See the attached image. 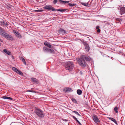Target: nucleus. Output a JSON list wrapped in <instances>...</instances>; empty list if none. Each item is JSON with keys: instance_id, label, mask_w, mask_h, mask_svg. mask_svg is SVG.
Returning <instances> with one entry per match:
<instances>
[{"instance_id": "nucleus-31", "label": "nucleus", "mask_w": 125, "mask_h": 125, "mask_svg": "<svg viewBox=\"0 0 125 125\" xmlns=\"http://www.w3.org/2000/svg\"><path fill=\"white\" fill-rule=\"evenodd\" d=\"M27 92H29L32 93H36V91H33V90H28L27 91Z\"/></svg>"}, {"instance_id": "nucleus-39", "label": "nucleus", "mask_w": 125, "mask_h": 125, "mask_svg": "<svg viewBox=\"0 0 125 125\" xmlns=\"http://www.w3.org/2000/svg\"><path fill=\"white\" fill-rule=\"evenodd\" d=\"M97 31L99 33L100 32L101 30L99 29H97Z\"/></svg>"}, {"instance_id": "nucleus-46", "label": "nucleus", "mask_w": 125, "mask_h": 125, "mask_svg": "<svg viewBox=\"0 0 125 125\" xmlns=\"http://www.w3.org/2000/svg\"><path fill=\"white\" fill-rule=\"evenodd\" d=\"M1 45V44L0 43V46Z\"/></svg>"}, {"instance_id": "nucleus-19", "label": "nucleus", "mask_w": 125, "mask_h": 125, "mask_svg": "<svg viewBox=\"0 0 125 125\" xmlns=\"http://www.w3.org/2000/svg\"><path fill=\"white\" fill-rule=\"evenodd\" d=\"M49 49V48L45 46H44L43 47V50L44 52H48Z\"/></svg>"}, {"instance_id": "nucleus-25", "label": "nucleus", "mask_w": 125, "mask_h": 125, "mask_svg": "<svg viewBox=\"0 0 125 125\" xmlns=\"http://www.w3.org/2000/svg\"><path fill=\"white\" fill-rule=\"evenodd\" d=\"M68 4L71 7H73L76 5V4L75 3L71 4V3H69Z\"/></svg>"}, {"instance_id": "nucleus-33", "label": "nucleus", "mask_w": 125, "mask_h": 125, "mask_svg": "<svg viewBox=\"0 0 125 125\" xmlns=\"http://www.w3.org/2000/svg\"><path fill=\"white\" fill-rule=\"evenodd\" d=\"M116 21H122V19L119 18H117L116 19Z\"/></svg>"}, {"instance_id": "nucleus-27", "label": "nucleus", "mask_w": 125, "mask_h": 125, "mask_svg": "<svg viewBox=\"0 0 125 125\" xmlns=\"http://www.w3.org/2000/svg\"><path fill=\"white\" fill-rule=\"evenodd\" d=\"M17 73L21 75H23V73L19 70L18 71V72H17Z\"/></svg>"}, {"instance_id": "nucleus-30", "label": "nucleus", "mask_w": 125, "mask_h": 125, "mask_svg": "<svg viewBox=\"0 0 125 125\" xmlns=\"http://www.w3.org/2000/svg\"><path fill=\"white\" fill-rule=\"evenodd\" d=\"M43 10H35V11L36 12H40L43 11Z\"/></svg>"}, {"instance_id": "nucleus-35", "label": "nucleus", "mask_w": 125, "mask_h": 125, "mask_svg": "<svg viewBox=\"0 0 125 125\" xmlns=\"http://www.w3.org/2000/svg\"><path fill=\"white\" fill-rule=\"evenodd\" d=\"M57 2V0H54L53 1V2L54 4H55Z\"/></svg>"}, {"instance_id": "nucleus-5", "label": "nucleus", "mask_w": 125, "mask_h": 125, "mask_svg": "<svg viewBox=\"0 0 125 125\" xmlns=\"http://www.w3.org/2000/svg\"><path fill=\"white\" fill-rule=\"evenodd\" d=\"M92 118L94 122L98 124L100 122V120L97 115H94L92 116Z\"/></svg>"}, {"instance_id": "nucleus-41", "label": "nucleus", "mask_w": 125, "mask_h": 125, "mask_svg": "<svg viewBox=\"0 0 125 125\" xmlns=\"http://www.w3.org/2000/svg\"><path fill=\"white\" fill-rule=\"evenodd\" d=\"M62 120L63 121H67L68 120H67V119H62Z\"/></svg>"}, {"instance_id": "nucleus-3", "label": "nucleus", "mask_w": 125, "mask_h": 125, "mask_svg": "<svg viewBox=\"0 0 125 125\" xmlns=\"http://www.w3.org/2000/svg\"><path fill=\"white\" fill-rule=\"evenodd\" d=\"M74 66L73 62L69 61L66 62L65 64V67L67 70H70L71 69H72Z\"/></svg>"}, {"instance_id": "nucleus-29", "label": "nucleus", "mask_w": 125, "mask_h": 125, "mask_svg": "<svg viewBox=\"0 0 125 125\" xmlns=\"http://www.w3.org/2000/svg\"><path fill=\"white\" fill-rule=\"evenodd\" d=\"M114 110L115 111L116 113H118V108L117 106H116L115 107L114 109Z\"/></svg>"}, {"instance_id": "nucleus-1", "label": "nucleus", "mask_w": 125, "mask_h": 125, "mask_svg": "<svg viewBox=\"0 0 125 125\" xmlns=\"http://www.w3.org/2000/svg\"><path fill=\"white\" fill-rule=\"evenodd\" d=\"M76 60L78 62L80 65L83 67H85L86 62H85L84 60L82 58L81 56L80 58H77Z\"/></svg>"}, {"instance_id": "nucleus-38", "label": "nucleus", "mask_w": 125, "mask_h": 125, "mask_svg": "<svg viewBox=\"0 0 125 125\" xmlns=\"http://www.w3.org/2000/svg\"><path fill=\"white\" fill-rule=\"evenodd\" d=\"M0 23L3 24V25L5 24L4 22H1Z\"/></svg>"}, {"instance_id": "nucleus-14", "label": "nucleus", "mask_w": 125, "mask_h": 125, "mask_svg": "<svg viewBox=\"0 0 125 125\" xmlns=\"http://www.w3.org/2000/svg\"><path fill=\"white\" fill-rule=\"evenodd\" d=\"M31 81L35 83H37L38 82V80L36 78H32L31 79Z\"/></svg>"}, {"instance_id": "nucleus-16", "label": "nucleus", "mask_w": 125, "mask_h": 125, "mask_svg": "<svg viewBox=\"0 0 125 125\" xmlns=\"http://www.w3.org/2000/svg\"><path fill=\"white\" fill-rule=\"evenodd\" d=\"M61 4L67 3L70 2L69 1H63L62 0H59Z\"/></svg>"}, {"instance_id": "nucleus-20", "label": "nucleus", "mask_w": 125, "mask_h": 125, "mask_svg": "<svg viewBox=\"0 0 125 125\" xmlns=\"http://www.w3.org/2000/svg\"><path fill=\"white\" fill-rule=\"evenodd\" d=\"M48 52L54 54L55 53L54 50L53 49H49Z\"/></svg>"}, {"instance_id": "nucleus-21", "label": "nucleus", "mask_w": 125, "mask_h": 125, "mask_svg": "<svg viewBox=\"0 0 125 125\" xmlns=\"http://www.w3.org/2000/svg\"><path fill=\"white\" fill-rule=\"evenodd\" d=\"M109 118L111 120L114 122L117 125V121H116V120L115 119L111 117Z\"/></svg>"}, {"instance_id": "nucleus-8", "label": "nucleus", "mask_w": 125, "mask_h": 125, "mask_svg": "<svg viewBox=\"0 0 125 125\" xmlns=\"http://www.w3.org/2000/svg\"><path fill=\"white\" fill-rule=\"evenodd\" d=\"M82 58H83L84 60L85 59L86 61H90L91 60V58L88 56H86L85 55H82Z\"/></svg>"}, {"instance_id": "nucleus-2", "label": "nucleus", "mask_w": 125, "mask_h": 125, "mask_svg": "<svg viewBox=\"0 0 125 125\" xmlns=\"http://www.w3.org/2000/svg\"><path fill=\"white\" fill-rule=\"evenodd\" d=\"M35 113L38 116L40 117L43 118L44 116V114L43 112L40 109H36L35 111Z\"/></svg>"}, {"instance_id": "nucleus-15", "label": "nucleus", "mask_w": 125, "mask_h": 125, "mask_svg": "<svg viewBox=\"0 0 125 125\" xmlns=\"http://www.w3.org/2000/svg\"><path fill=\"white\" fill-rule=\"evenodd\" d=\"M68 9H56V11H60L62 12H64L65 11L68 10Z\"/></svg>"}, {"instance_id": "nucleus-37", "label": "nucleus", "mask_w": 125, "mask_h": 125, "mask_svg": "<svg viewBox=\"0 0 125 125\" xmlns=\"http://www.w3.org/2000/svg\"><path fill=\"white\" fill-rule=\"evenodd\" d=\"M24 59L23 58V57H21L20 58V60H21L22 61L23 60H24Z\"/></svg>"}, {"instance_id": "nucleus-34", "label": "nucleus", "mask_w": 125, "mask_h": 125, "mask_svg": "<svg viewBox=\"0 0 125 125\" xmlns=\"http://www.w3.org/2000/svg\"><path fill=\"white\" fill-rule=\"evenodd\" d=\"M22 61L23 62L24 64H25L26 65V62L24 59V60H23Z\"/></svg>"}, {"instance_id": "nucleus-36", "label": "nucleus", "mask_w": 125, "mask_h": 125, "mask_svg": "<svg viewBox=\"0 0 125 125\" xmlns=\"http://www.w3.org/2000/svg\"><path fill=\"white\" fill-rule=\"evenodd\" d=\"M72 111L76 115H78V113L76 111Z\"/></svg>"}, {"instance_id": "nucleus-11", "label": "nucleus", "mask_w": 125, "mask_h": 125, "mask_svg": "<svg viewBox=\"0 0 125 125\" xmlns=\"http://www.w3.org/2000/svg\"><path fill=\"white\" fill-rule=\"evenodd\" d=\"M64 91L67 92H72L73 90H72V89L70 88L66 87L64 88Z\"/></svg>"}, {"instance_id": "nucleus-23", "label": "nucleus", "mask_w": 125, "mask_h": 125, "mask_svg": "<svg viewBox=\"0 0 125 125\" xmlns=\"http://www.w3.org/2000/svg\"><path fill=\"white\" fill-rule=\"evenodd\" d=\"M2 98L3 99H8L12 100V98L11 97H7L5 96H3L2 97Z\"/></svg>"}, {"instance_id": "nucleus-10", "label": "nucleus", "mask_w": 125, "mask_h": 125, "mask_svg": "<svg viewBox=\"0 0 125 125\" xmlns=\"http://www.w3.org/2000/svg\"><path fill=\"white\" fill-rule=\"evenodd\" d=\"M13 32L15 35H16L17 37L19 38H21V35L18 32L16 31L15 30H14L13 31Z\"/></svg>"}, {"instance_id": "nucleus-12", "label": "nucleus", "mask_w": 125, "mask_h": 125, "mask_svg": "<svg viewBox=\"0 0 125 125\" xmlns=\"http://www.w3.org/2000/svg\"><path fill=\"white\" fill-rule=\"evenodd\" d=\"M44 44L45 46H47L49 48H52V46L49 42H48L47 41H46L44 42Z\"/></svg>"}, {"instance_id": "nucleus-6", "label": "nucleus", "mask_w": 125, "mask_h": 125, "mask_svg": "<svg viewBox=\"0 0 125 125\" xmlns=\"http://www.w3.org/2000/svg\"><path fill=\"white\" fill-rule=\"evenodd\" d=\"M3 37L8 40H13V38L12 36L7 33L5 34Z\"/></svg>"}, {"instance_id": "nucleus-32", "label": "nucleus", "mask_w": 125, "mask_h": 125, "mask_svg": "<svg viewBox=\"0 0 125 125\" xmlns=\"http://www.w3.org/2000/svg\"><path fill=\"white\" fill-rule=\"evenodd\" d=\"M82 4L83 5L85 6H87L88 5V4L87 3H82Z\"/></svg>"}, {"instance_id": "nucleus-17", "label": "nucleus", "mask_w": 125, "mask_h": 125, "mask_svg": "<svg viewBox=\"0 0 125 125\" xmlns=\"http://www.w3.org/2000/svg\"><path fill=\"white\" fill-rule=\"evenodd\" d=\"M3 52L7 53L8 55H10L11 54V52L8 50L5 49L3 50Z\"/></svg>"}, {"instance_id": "nucleus-7", "label": "nucleus", "mask_w": 125, "mask_h": 125, "mask_svg": "<svg viewBox=\"0 0 125 125\" xmlns=\"http://www.w3.org/2000/svg\"><path fill=\"white\" fill-rule=\"evenodd\" d=\"M59 33L60 34L64 35L66 34V31L60 28L59 29Z\"/></svg>"}, {"instance_id": "nucleus-45", "label": "nucleus", "mask_w": 125, "mask_h": 125, "mask_svg": "<svg viewBox=\"0 0 125 125\" xmlns=\"http://www.w3.org/2000/svg\"><path fill=\"white\" fill-rule=\"evenodd\" d=\"M78 124L79 125H82L81 123H78Z\"/></svg>"}, {"instance_id": "nucleus-44", "label": "nucleus", "mask_w": 125, "mask_h": 125, "mask_svg": "<svg viewBox=\"0 0 125 125\" xmlns=\"http://www.w3.org/2000/svg\"><path fill=\"white\" fill-rule=\"evenodd\" d=\"M79 115V116H81V115L79 114L78 113V115Z\"/></svg>"}, {"instance_id": "nucleus-26", "label": "nucleus", "mask_w": 125, "mask_h": 125, "mask_svg": "<svg viewBox=\"0 0 125 125\" xmlns=\"http://www.w3.org/2000/svg\"><path fill=\"white\" fill-rule=\"evenodd\" d=\"M72 100L73 102L74 103L76 104H78L77 101L74 98H72Z\"/></svg>"}, {"instance_id": "nucleus-28", "label": "nucleus", "mask_w": 125, "mask_h": 125, "mask_svg": "<svg viewBox=\"0 0 125 125\" xmlns=\"http://www.w3.org/2000/svg\"><path fill=\"white\" fill-rule=\"evenodd\" d=\"M72 117L76 121L78 124L80 123L77 119L75 116H72Z\"/></svg>"}, {"instance_id": "nucleus-9", "label": "nucleus", "mask_w": 125, "mask_h": 125, "mask_svg": "<svg viewBox=\"0 0 125 125\" xmlns=\"http://www.w3.org/2000/svg\"><path fill=\"white\" fill-rule=\"evenodd\" d=\"M120 14L122 15L125 13V8L122 7L120 8Z\"/></svg>"}, {"instance_id": "nucleus-42", "label": "nucleus", "mask_w": 125, "mask_h": 125, "mask_svg": "<svg viewBox=\"0 0 125 125\" xmlns=\"http://www.w3.org/2000/svg\"><path fill=\"white\" fill-rule=\"evenodd\" d=\"M0 41L1 42H3V40L1 39H0Z\"/></svg>"}, {"instance_id": "nucleus-4", "label": "nucleus", "mask_w": 125, "mask_h": 125, "mask_svg": "<svg viewBox=\"0 0 125 125\" xmlns=\"http://www.w3.org/2000/svg\"><path fill=\"white\" fill-rule=\"evenodd\" d=\"M44 9H47L49 10H51L53 11H56V9L54 8L51 5H49L45 6L43 7Z\"/></svg>"}, {"instance_id": "nucleus-40", "label": "nucleus", "mask_w": 125, "mask_h": 125, "mask_svg": "<svg viewBox=\"0 0 125 125\" xmlns=\"http://www.w3.org/2000/svg\"><path fill=\"white\" fill-rule=\"evenodd\" d=\"M96 29H99V26H97L96 28Z\"/></svg>"}, {"instance_id": "nucleus-43", "label": "nucleus", "mask_w": 125, "mask_h": 125, "mask_svg": "<svg viewBox=\"0 0 125 125\" xmlns=\"http://www.w3.org/2000/svg\"><path fill=\"white\" fill-rule=\"evenodd\" d=\"M2 28H1V27H0V31L1 30H2Z\"/></svg>"}, {"instance_id": "nucleus-13", "label": "nucleus", "mask_w": 125, "mask_h": 125, "mask_svg": "<svg viewBox=\"0 0 125 125\" xmlns=\"http://www.w3.org/2000/svg\"><path fill=\"white\" fill-rule=\"evenodd\" d=\"M0 31H1L0 32V34L2 36H4L5 34L6 33L5 32V30L3 28L2 29V30H1Z\"/></svg>"}, {"instance_id": "nucleus-18", "label": "nucleus", "mask_w": 125, "mask_h": 125, "mask_svg": "<svg viewBox=\"0 0 125 125\" xmlns=\"http://www.w3.org/2000/svg\"><path fill=\"white\" fill-rule=\"evenodd\" d=\"M85 50L87 52H88L89 50V47L87 44H85Z\"/></svg>"}, {"instance_id": "nucleus-22", "label": "nucleus", "mask_w": 125, "mask_h": 125, "mask_svg": "<svg viewBox=\"0 0 125 125\" xmlns=\"http://www.w3.org/2000/svg\"><path fill=\"white\" fill-rule=\"evenodd\" d=\"M77 92L78 94L80 95L82 94V91L80 89H78L77 91Z\"/></svg>"}, {"instance_id": "nucleus-24", "label": "nucleus", "mask_w": 125, "mask_h": 125, "mask_svg": "<svg viewBox=\"0 0 125 125\" xmlns=\"http://www.w3.org/2000/svg\"><path fill=\"white\" fill-rule=\"evenodd\" d=\"M12 69L16 73H17V72H18V71L19 70L17 69L15 67H13Z\"/></svg>"}]
</instances>
